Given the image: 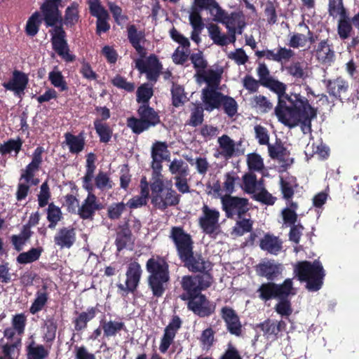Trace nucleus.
Masks as SVG:
<instances>
[{"mask_svg":"<svg viewBox=\"0 0 359 359\" xmlns=\"http://www.w3.org/2000/svg\"><path fill=\"white\" fill-rule=\"evenodd\" d=\"M264 87L278 95V103L274 114L278 121L292 128L299 124L311 128V121L317 117V108L312 107L308 99L300 93H286L287 86L273 78Z\"/></svg>","mask_w":359,"mask_h":359,"instance_id":"f257e3e1","label":"nucleus"},{"mask_svg":"<svg viewBox=\"0 0 359 359\" xmlns=\"http://www.w3.org/2000/svg\"><path fill=\"white\" fill-rule=\"evenodd\" d=\"M62 6V0H45L40 7L43 21L47 27H53L49 31L53 49L67 62H74V55L69 53V48L66 39L67 34L62 25L67 27H74L79 20V4L74 1L67 6L64 18L59 8Z\"/></svg>","mask_w":359,"mask_h":359,"instance_id":"f03ea898","label":"nucleus"},{"mask_svg":"<svg viewBox=\"0 0 359 359\" xmlns=\"http://www.w3.org/2000/svg\"><path fill=\"white\" fill-rule=\"evenodd\" d=\"M146 269L149 273L148 286L153 296L157 298L161 297L170 281L168 263L163 257L152 256L147 261Z\"/></svg>","mask_w":359,"mask_h":359,"instance_id":"7ed1b4c3","label":"nucleus"},{"mask_svg":"<svg viewBox=\"0 0 359 359\" xmlns=\"http://www.w3.org/2000/svg\"><path fill=\"white\" fill-rule=\"evenodd\" d=\"M294 272L301 282L306 283V288L309 292H317L321 289L325 273L319 260L299 262Z\"/></svg>","mask_w":359,"mask_h":359,"instance_id":"20e7f679","label":"nucleus"},{"mask_svg":"<svg viewBox=\"0 0 359 359\" xmlns=\"http://www.w3.org/2000/svg\"><path fill=\"white\" fill-rule=\"evenodd\" d=\"M139 118H127V126L133 133L140 135L161 123L160 116L149 104H140L137 110Z\"/></svg>","mask_w":359,"mask_h":359,"instance_id":"39448f33","label":"nucleus"},{"mask_svg":"<svg viewBox=\"0 0 359 359\" xmlns=\"http://www.w3.org/2000/svg\"><path fill=\"white\" fill-rule=\"evenodd\" d=\"M213 282L214 278L212 274L205 273L184 276L180 281L183 293L180 295V298L183 301H186V299L194 295L201 294V292L209 288Z\"/></svg>","mask_w":359,"mask_h":359,"instance_id":"423d86ee","label":"nucleus"},{"mask_svg":"<svg viewBox=\"0 0 359 359\" xmlns=\"http://www.w3.org/2000/svg\"><path fill=\"white\" fill-rule=\"evenodd\" d=\"M258 297L264 302L278 299L286 295H294L295 290L291 278H286L282 283L273 281L262 283L257 290Z\"/></svg>","mask_w":359,"mask_h":359,"instance_id":"0eeeda50","label":"nucleus"},{"mask_svg":"<svg viewBox=\"0 0 359 359\" xmlns=\"http://www.w3.org/2000/svg\"><path fill=\"white\" fill-rule=\"evenodd\" d=\"M170 238L173 241L179 259H187L194 252V241L191 236L182 226H172Z\"/></svg>","mask_w":359,"mask_h":359,"instance_id":"6e6552de","label":"nucleus"},{"mask_svg":"<svg viewBox=\"0 0 359 359\" xmlns=\"http://www.w3.org/2000/svg\"><path fill=\"white\" fill-rule=\"evenodd\" d=\"M221 203L225 216L229 219L234 216L241 219L250 210L249 200L246 198L225 194L221 197Z\"/></svg>","mask_w":359,"mask_h":359,"instance_id":"1a4fd4ad","label":"nucleus"},{"mask_svg":"<svg viewBox=\"0 0 359 359\" xmlns=\"http://www.w3.org/2000/svg\"><path fill=\"white\" fill-rule=\"evenodd\" d=\"M142 269L137 262H130L126 272L125 284L118 283L117 287L122 297H126L129 293L134 294L140 285Z\"/></svg>","mask_w":359,"mask_h":359,"instance_id":"9d476101","label":"nucleus"},{"mask_svg":"<svg viewBox=\"0 0 359 359\" xmlns=\"http://www.w3.org/2000/svg\"><path fill=\"white\" fill-rule=\"evenodd\" d=\"M44 148L43 147H37L32 156L31 162L20 171V180H24L25 182L30 185L36 186L40 180L36 177V173L39 171L41 165L43 163V154Z\"/></svg>","mask_w":359,"mask_h":359,"instance_id":"9b49d317","label":"nucleus"},{"mask_svg":"<svg viewBox=\"0 0 359 359\" xmlns=\"http://www.w3.org/2000/svg\"><path fill=\"white\" fill-rule=\"evenodd\" d=\"M201 210L202 215L198 218V224L203 232L210 236L217 235L220 228L219 210L210 208L206 204H203Z\"/></svg>","mask_w":359,"mask_h":359,"instance_id":"f8f14e48","label":"nucleus"},{"mask_svg":"<svg viewBox=\"0 0 359 359\" xmlns=\"http://www.w3.org/2000/svg\"><path fill=\"white\" fill-rule=\"evenodd\" d=\"M135 67L141 74H145L149 81L156 83L163 69V65L155 54H151L145 60L137 59Z\"/></svg>","mask_w":359,"mask_h":359,"instance_id":"ddd939ff","label":"nucleus"},{"mask_svg":"<svg viewBox=\"0 0 359 359\" xmlns=\"http://www.w3.org/2000/svg\"><path fill=\"white\" fill-rule=\"evenodd\" d=\"M187 309L200 318H206L215 313L216 303L210 301L205 294H199L186 299Z\"/></svg>","mask_w":359,"mask_h":359,"instance_id":"4468645a","label":"nucleus"},{"mask_svg":"<svg viewBox=\"0 0 359 359\" xmlns=\"http://www.w3.org/2000/svg\"><path fill=\"white\" fill-rule=\"evenodd\" d=\"M213 20L222 23L226 29H235V26L239 25L245 20V15L242 11H233L228 13L224 10L217 2L212 10Z\"/></svg>","mask_w":359,"mask_h":359,"instance_id":"2eb2a0df","label":"nucleus"},{"mask_svg":"<svg viewBox=\"0 0 359 359\" xmlns=\"http://www.w3.org/2000/svg\"><path fill=\"white\" fill-rule=\"evenodd\" d=\"M220 316L225 323L226 330L233 335L241 337L243 327L237 312L229 306L221 308Z\"/></svg>","mask_w":359,"mask_h":359,"instance_id":"dca6fc26","label":"nucleus"},{"mask_svg":"<svg viewBox=\"0 0 359 359\" xmlns=\"http://www.w3.org/2000/svg\"><path fill=\"white\" fill-rule=\"evenodd\" d=\"M29 83V77L27 74L18 69L12 72V77L8 82L2 83L4 88L14 93L20 98L25 94V90Z\"/></svg>","mask_w":359,"mask_h":359,"instance_id":"f3484780","label":"nucleus"},{"mask_svg":"<svg viewBox=\"0 0 359 359\" xmlns=\"http://www.w3.org/2000/svg\"><path fill=\"white\" fill-rule=\"evenodd\" d=\"M182 320L177 315L172 316L168 325L165 327L163 335L161 338L159 350L161 353H165L173 343L174 339L181 328Z\"/></svg>","mask_w":359,"mask_h":359,"instance_id":"a211bd4d","label":"nucleus"},{"mask_svg":"<svg viewBox=\"0 0 359 359\" xmlns=\"http://www.w3.org/2000/svg\"><path fill=\"white\" fill-rule=\"evenodd\" d=\"M182 262L192 273L212 274V264L203 257L201 254L194 255V252H192L191 255L189 256L187 259H183Z\"/></svg>","mask_w":359,"mask_h":359,"instance_id":"6ab92c4d","label":"nucleus"},{"mask_svg":"<svg viewBox=\"0 0 359 359\" xmlns=\"http://www.w3.org/2000/svg\"><path fill=\"white\" fill-rule=\"evenodd\" d=\"M255 271L259 276L266 278L270 282L278 280L281 276L283 266L273 259H270L257 264Z\"/></svg>","mask_w":359,"mask_h":359,"instance_id":"aec40b11","label":"nucleus"},{"mask_svg":"<svg viewBox=\"0 0 359 359\" xmlns=\"http://www.w3.org/2000/svg\"><path fill=\"white\" fill-rule=\"evenodd\" d=\"M151 202L156 208L164 211L169 206H175L180 203V195L172 188H167L160 194L151 197Z\"/></svg>","mask_w":359,"mask_h":359,"instance_id":"412c9836","label":"nucleus"},{"mask_svg":"<svg viewBox=\"0 0 359 359\" xmlns=\"http://www.w3.org/2000/svg\"><path fill=\"white\" fill-rule=\"evenodd\" d=\"M103 208L104 205L97 197L94 198L90 196L83 200L81 205L78 208L77 214L83 220H93L96 211L101 210Z\"/></svg>","mask_w":359,"mask_h":359,"instance_id":"4be33fe9","label":"nucleus"},{"mask_svg":"<svg viewBox=\"0 0 359 359\" xmlns=\"http://www.w3.org/2000/svg\"><path fill=\"white\" fill-rule=\"evenodd\" d=\"M210 38L214 43L220 46H225L229 43H234L236 41L235 29H227L228 35L222 33L221 28L216 24H210L208 27Z\"/></svg>","mask_w":359,"mask_h":359,"instance_id":"5701e85b","label":"nucleus"},{"mask_svg":"<svg viewBox=\"0 0 359 359\" xmlns=\"http://www.w3.org/2000/svg\"><path fill=\"white\" fill-rule=\"evenodd\" d=\"M255 55L258 58L264 57L268 60L283 63V62H288L293 57L294 52L290 48L278 46L276 53H275L273 50L266 49L263 50H256Z\"/></svg>","mask_w":359,"mask_h":359,"instance_id":"b1692460","label":"nucleus"},{"mask_svg":"<svg viewBox=\"0 0 359 359\" xmlns=\"http://www.w3.org/2000/svg\"><path fill=\"white\" fill-rule=\"evenodd\" d=\"M151 157L152 158L151 168H163V161L169 160L170 152L165 142L156 141L151 148Z\"/></svg>","mask_w":359,"mask_h":359,"instance_id":"393cba45","label":"nucleus"},{"mask_svg":"<svg viewBox=\"0 0 359 359\" xmlns=\"http://www.w3.org/2000/svg\"><path fill=\"white\" fill-rule=\"evenodd\" d=\"M224 94L215 88H205L202 90L201 100L204 105V109L207 111H212L221 107V102Z\"/></svg>","mask_w":359,"mask_h":359,"instance_id":"a878e982","label":"nucleus"},{"mask_svg":"<svg viewBox=\"0 0 359 359\" xmlns=\"http://www.w3.org/2000/svg\"><path fill=\"white\" fill-rule=\"evenodd\" d=\"M76 239V230L72 226L59 229L54 236V243L60 249H69L74 244Z\"/></svg>","mask_w":359,"mask_h":359,"instance_id":"bb28decb","label":"nucleus"},{"mask_svg":"<svg viewBox=\"0 0 359 359\" xmlns=\"http://www.w3.org/2000/svg\"><path fill=\"white\" fill-rule=\"evenodd\" d=\"M268 151L269 156L272 159H278L284 163L287 166H290L294 163V159L290 158V151L280 140H277L274 144H269L268 145Z\"/></svg>","mask_w":359,"mask_h":359,"instance_id":"cd10ccee","label":"nucleus"},{"mask_svg":"<svg viewBox=\"0 0 359 359\" xmlns=\"http://www.w3.org/2000/svg\"><path fill=\"white\" fill-rule=\"evenodd\" d=\"M97 312L98 309L95 306L88 307L86 311L80 313L76 311L74 313L76 316L72 320L74 330L81 332L86 329L88 322L96 316Z\"/></svg>","mask_w":359,"mask_h":359,"instance_id":"c85d7f7f","label":"nucleus"},{"mask_svg":"<svg viewBox=\"0 0 359 359\" xmlns=\"http://www.w3.org/2000/svg\"><path fill=\"white\" fill-rule=\"evenodd\" d=\"M128 39L131 46L135 49L137 53L144 57L147 51L143 46L141 45L142 41L144 39V32L138 31L135 25H130L127 27Z\"/></svg>","mask_w":359,"mask_h":359,"instance_id":"c756f323","label":"nucleus"},{"mask_svg":"<svg viewBox=\"0 0 359 359\" xmlns=\"http://www.w3.org/2000/svg\"><path fill=\"white\" fill-rule=\"evenodd\" d=\"M317 60L323 64H330L334 61L335 53L333 44L327 39L320 41L315 50Z\"/></svg>","mask_w":359,"mask_h":359,"instance_id":"7c9ffc66","label":"nucleus"},{"mask_svg":"<svg viewBox=\"0 0 359 359\" xmlns=\"http://www.w3.org/2000/svg\"><path fill=\"white\" fill-rule=\"evenodd\" d=\"M64 137L63 143L68 147L71 154H78L84 149L86 141L83 132L79 133L77 135L67 132L65 133Z\"/></svg>","mask_w":359,"mask_h":359,"instance_id":"2f4dec72","label":"nucleus"},{"mask_svg":"<svg viewBox=\"0 0 359 359\" xmlns=\"http://www.w3.org/2000/svg\"><path fill=\"white\" fill-rule=\"evenodd\" d=\"M325 82L329 95L340 100H341V95L346 93L349 88L348 81L341 77H337L332 80L329 79L325 81Z\"/></svg>","mask_w":359,"mask_h":359,"instance_id":"473e14b6","label":"nucleus"},{"mask_svg":"<svg viewBox=\"0 0 359 359\" xmlns=\"http://www.w3.org/2000/svg\"><path fill=\"white\" fill-rule=\"evenodd\" d=\"M283 242L278 236L267 233L260 239L259 247L267 252L272 255H278L282 250Z\"/></svg>","mask_w":359,"mask_h":359,"instance_id":"72a5a7b5","label":"nucleus"},{"mask_svg":"<svg viewBox=\"0 0 359 359\" xmlns=\"http://www.w3.org/2000/svg\"><path fill=\"white\" fill-rule=\"evenodd\" d=\"M49 292L48 285L43 284L41 287L36 290L35 298L29 307V313L34 315L42 311L48 302Z\"/></svg>","mask_w":359,"mask_h":359,"instance_id":"f704fd0d","label":"nucleus"},{"mask_svg":"<svg viewBox=\"0 0 359 359\" xmlns=\"http://www.w3.org/2000/svg\"><path fill=\"white\" fill-rule=\"evenodd\" d=\"M279 185L283 198L284 200L292 199L294 190L298 187L297 178L293 176L285 178L280 177Z\"/></svg>","mask_w":359,"mask_h":359,"instance_id":"c9c22d12","label":"nucleus"},{"mask_svg":"<svg viewBox=\"0 0 359 359\" xmlns=\"http://www.w3.org/2000/svg\"><path fill=\"white\" fill-rule=\"evenodd\" d=\"M100 327L103 330V336L104 338L109 339L114 337L122 330H126V325L123 322L109 320L104 319L100 320Z\"/></svg>","mask_w":359,"mask_h":359,"instance_id":"e433bc0d","label":"nucleus"},{"mask_svg":"<svg viewBox=\"0 0 359 359\" xmlns=\"http://www.w3.org/2000/svg\"><path fill=\"white\" fill-rule=\"evenodd\" d=\"M27 359H46L49 355V350L42 344H36L34 340L26 346Z\"/></svg>","mask_w":359,"mask_h":359,"instance_id":"4c0bfd02","label":"nucleus"},{"mask_svg":"<svg viewBox=\"0 0 359 359\" xmlns=\"http://www.w3.org/2000/svg\"><path fill=\"white\" fill-rule=\"evenodd\" d=\"M21 345L20 338L17 339L13 343L1 345L0 359H18Z\"/></svg>","mask_w":359,"mask_h":359,"instance_id":"58836bf2","label":"nucleus"},{"mask_svg":"<svg viewBox=\"0 0 359 359\" xmlns=\"http://www.w3.org/2000/svg\"><path fill=\"white\" fill-rule=\"evenodd\" d=\"M151 178L149 184L151 190V197L160 194L164 191L163 175L161 172L163 168L151 169Z\"/></svg>","mask_w":359,"mask_h":359,"instance_id":"ea45409f","label":"nucleus"},{"mask_svg":"<svg viewBox=\"0 0 359 359\" xmlns=\"http://www.w3.org/2000/svg\"><path fill=\"white\" fill-rule=\"evenodd\" d=\"M353 25L348 13L339 17L337 22V34L341 40H346L350 37L353 31Z\"/></svg>","mask_w":359,"mask_h":359,"instance_id":"a19ab883","label":"nucleus"},{"mask_svg":"<svg viewBox=\"0 0 359 359\" xmlns=\"http://www.w3.org/2000/svg\"><path fill=\"white\" fill-rule=\"evenodd\" d=\"M23 142V140L20 137H18L16 139L8 140L4 144H0V154L6 156L14 151L15 156L16 157L22 149Z\"/></svg>","mask_w":359,"mask_h":359,"instance_id":"79ce46f5","label":"nucleus"},{"mask_svg":"<svg viewBox=\"0 0 359 359\" xmlns=\"http://www.w3.org/2000/svg\"><path fill=\"white\" fill-rule=\"evenodd\" d=\"M41 15L42 13L41 14L39 11H35L28 18L25 26V32L27 36H34L37 34L42 20H43V17L41 18Z\"/></svg>","mask_w":359,"mask_h":359,"instance_id":"37998d69","label":"nucleus"},{"mask_svg":"<svg viewBox=\"0 0 359 359\" xmlns=\"http://www.w3.org/2000/svg\"><path fill=\"white\" fill-rule=\"evenodd\" d=\"M43 250L41 247L32 248L27 252L20 253L16 258V261L20 264L32 263L39 259Z\"/></svg>","mask_w":359,"mask_h":359,"instance_id":"c03bdc74","label":"nucleus"},{"mask_svg":"<svg viewBox=\"0 0 359 359\" xmlns=\"http://www.w3.org/2000/svg\"><path fill=\"white\" fill-rule=\"evenodd\" d=\"M94 128L100 137V142L108 143L112 136V129L107 123L102 122V120H95L93 122Z\"/></svg>","mask_w":359,"mask_h":359,"instance_id":"a18cd8bd","label":"nucleus"},{"mask_svg":"<svg viewBox=\"0 0 359 359\" xmlns=\"http://www.w3.org/2000/svg\"><path fill=\"white\" fill-rule=\"evenodd\" d=\"M62 218L63 215L60 208L55 205L54 203H49L47 208V220L49 222L48 227L54 229Z\"/></svg>","mask_w":359,"mask_h":359,"instance_id":"49530a36","label":"nucleus"},{"mask_svg":"<svg viewBox=\"0 0 359 359\" xmlns=\"http://www.w3.org/2000/svg\"><path fill=\"white\" fill-rule=\"evenodd\" d=\"M154 95L153 84L144 83L140 86L136 92L137 102L141 104H149V100Z\"/></svg>","mask_w":359,"mask_h":359,"instance_id":"de8ad7c7","label":"nucleus"},{"mask_svg":"<svg viewBox=\"0 0 359 359\" xmlns=\"http://www.w3.org/2000/svg\"><path fill=\"white\" fill-rule=\"evenodd\" d=\"M204 108L201 104H194V107L191 110L189 118L187 121L186 125L198 127L201 126L204 121Z\"/></svg>","mask_w":359,"mask_h":359,"instance_id":"09e8293b","label":"nucleus"},{"mask_svg":"<svg viewBox=\"0 0 359 359\" xmlns=\"http://www.w3.org/2000/svg\"><path fill=\"white\" fill-rule=\"evenodd\" d=\"M218 143L222 149L221 155L226 158H231L235 152V143L227 135L219 137Z\"/></svg>","mask_w":359,"mask_h":359,"instance_id":"8fccbe9b","label":"nucleus"},{"mask_svg":"<svg viewBox=\"0 0 359 359\" xmlns=\"http://www.w3.org/2000/svg\"><path fill=\"white\" fill-rule=\"evenodd\" d=\"M171 95L172 104L175 107H179L184 105L187 100L184 87L175 83H172L171 88Z\"/></svg>","mask_w":359,"mask_h":359,"instance_id":"3c124183","label":"nucleus"},{"mask_svg":"<svg viewBox=\"0 0 359 359\" xmlns=\"http://www.w3.org/2000/svg\"><path fill=\"white\" fill-rule=\"evenodd\" d=\"M291 295H286L280 297L278 302L275 305L274 309L276 312L282 317L288 318L292 313V304L290 299Z\"/></svg>","mask_w":359,"mask_h":359,"instance_id":"603ef678","label":"nucleus"},{"mask_svg":"<svg viewBox=\"0 0 359 359\" xmlns=\"http://www.w3.org/2000/svg\"><path fill=\"white\" fill-rule=\"evenodd\" d=\"M257 327L259 328L267 339L272 338L275 340L278 338V332L276 326V322L266 319L264 322L257 324Z\"/></svg>","mask_w":359,"mask_h":359,"instance_id":"864d4df0","label":"nucleus"},{"mask_svg":"<svg viewBox=\"0 0 359 359\" xmlns=\"http://www.w3.org/2000/svg\"><path fill=\"white\" fill-rule=\"evenodd\" d=\"M131 231L127 226L123 228L117 233L115 244L118 252H121L126 248L131 241Z\"/></svg>","mask_w":359,"mask_h":359,"instance_id":"5fc2aeb1","label":"nucleus"},{"mask_svg":"<svg viewBox=\"0 0 359 359\" xmlns=\"http://www.w3.org/2000/svg\"><path fill=\"white\" fill-rule=\"evenodd\" d=\"M169 171L175 176L187 177L189 166L183 160L174 158L169 165Z\"/></svg>","mask_w":359,"mask_h":359,"instance_id":"6e6d98bb","label":"nucleus"},{"mask_svg":"<svg viewBox=\"0 0 359 359\" xmlns=\"http://www.w3.org/2000/svg\"><path fill=\"white\" fill-rule=\"evenodd\" d=\"M347 9L344 6L343 0H329L328 14L333 18L348 14Z\"/></svg>","mask_w":359,"mask_h":359,"instance_id":"4d7b16f0","label":"nucleus"},{"mask_svg":"<svg viewBox=\"0 0 359 359\" xmlns=\"http://www.w3.org/2000/svg\"><path fill=\"white\" fill-rule=\"evenodd\" d=\"M221 107L224 112L230 118L233 117L238 112V104L234 98L229 95H224L221 102Z\"/></svg>","mask_w":359,"mask_h":359,"instance_id":"13d9d810","label":"nucleus"},{"mask_svg":"<svg viewBox=\"0 0 359 359\" xmlns=\"http://www.w3.org/2000/svg\"><path fill=\"white\" fill-rule=\"evenodd\" d=\"M87 4L90 14L97 19L109 15L108 11L102 5L100 0H88Z\"/></svg>","mask_w":359,"mask_h":359,"instance_id":"bf43d9fd","label":"nucleus"},{"mask_svg":"<svg viewBox=\"0 0 359 359\" xmlns=\"http://www.w3.org/2000/svg\"><path fill=\"white\" fill-rule=\"evenodd\" d=\"M238 179V175L234 171L228 172L224 175L223 191L226 193V194L231 195L235 191L236 182Z\"/></svg>","mask_w":359,"mask_h":359,"instance_id":"052dcab7","label":"nucleus"},{"mask_svg":"<svg viewBox=\"0 0 359 359\" xmlns=\"http://www.w3.org/2000/svg\"><path fill=\"white\" fill-rule=\"evenodd\" d=\"M126 205L123 202L114 203L107 208V217L111 220H118L126 210Z\"/></svg>","mask_w":359,"mask_h":359,"instance_id":"680f3d73","label":"nucleus"},{"mask_svg":"<svg viewBox=\"0 0 359 359\" xmlns=\"http://www.w3.org/2000/svg\"><path fill=\"white\" fill-rule=\"evenodd\" d=\"M203 80L207 83L208 87L217 89L220 82V75L215 71L210 69L208 72L203 71L201 74Z\"/></svg>","mask_w":359,"mask_h":359,"instance_id":"e2e57ef3","label":"nucleus"},{"mask_svg":"<svg viewBox=\"0 0 359 359\" xmlns=\"http://www.w3.org/2000/svg\"><path fill=\"white\" fill-rule=\"evenodd\" d=\"M111 83L114 86L119 89L124 90L128 93H132L135 89V85L133 82L128 81L125 77L119 74H117L111 80Z\"/></svg>","mask_w":359,"mask_h":359,"instance_id":"0e129e2a","label":"nucleus"},{"mask_svg":"<svg viewBox=\"0 0 359 359\" xmlns=\"http://www.w3.org/2000/svg\"><path fill=\"white\" fill-rule=\"evenodd\" d=\"M46 332L43 336V340L46 343H52L55 339L56 331L57 329V322L54 318L51 317L46 320Z\"/></svg>","mask_w":359,"mask_h":359,"instance_id":"69168bd1","label":"nucleus"},{"mask_svg":"<svg viewBox=\"0 0 359 359\" xmlns=\"http://www.w3.org/2000/svg\"><path fill=\"white\" fill-rule=\"evenodd\" d=\"M243 190L248 194H254L257 181V176L252 172L245 173L243 176Z\"/></svg>","mask_w":359,"mask_h":359,"instance_id":"338daca9","label":"nucleus"},{"mask_svg":"<svg viewBox=\"0 0 359 359\" xmlns=\"http://www.w3.org/2000/svg\"><path fill=\"white\" fill-rule=\"evenodd\" d=\"M252 198L267 205H273L277 199L276 197L273 196L265 188L262 189L259 193L254 194Z\"/></svg>","mask_w":359,"mask_h":359,"instance_id":"774afa93","label":"nucleus"}]
</instances>
